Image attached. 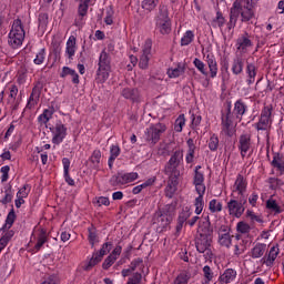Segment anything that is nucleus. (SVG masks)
Here are the masks:
<instances>
[{
  "label": "nucleus",
  "instance_id": "nucleus-1",
  "mask_svg": "<svg viewBox=\"0 0 284 284\" xmlns=\"http://www.w3.org/2000/svg\"><path fill=\"white\" fill-rule=\"evenodd\" d=\"M214 235V229L212 227V222H210V216L204 217L199 222L197 234L195 236V247L200 254H212V236Z\"/></svg>",
  "mask_w": 284,
  "mask_h": 284
},
{
  "label": "nucleus",
  "instance_id": "nucleus-2",
  "mask_svg": "<svg viewBox=\"0 0 284 284\" xmlns=\"http://www.w3.org/2000/svg\"><path fill=\"white\" fill-rule=\"evenodd\" d=\"M155 30L160 34H170L172 32V19H170V9L166 4H159L158 12L154 17Z\"/></svg>",
  "mask_w": 284,
  "mask_h": 284
},
{
  "label": "nucleus",
  "instance_id": "nucleus-3",
  "mask_svg": "<svg viewBox=\"0 0 284 284\" xmlns=\"http://www.w3.org/2000/svg\"><path fill=\"white\" fill-rule=\"evenodd\" d=\"M258 0H235L231 10L241 17L242 23H247L254 19V6Z\"/></svg>",
  "mask_w": 284,
  "mask_h": 284
},
{
  "label": "nucleus",
  "instance_id": "nucleus-4",
  "mask_svg": "<svg viewBox=\"0 0 284 284\" xmlns=\"http://www.w3.org/2000/svg\"><path fill=\"white\" fill-rule=\"evenodd\" d=\"M110 72H112V58L110 53L103 50L99 57L95 81H98V83H105V81L110 79Z\"/></svg>",
  "mask_w": 284,
  "mask_h": 284
},
{
  "label": "nucleus",
  "instance_id": "nucleus-5",
  "mask_svg": "<svg viewBox=\"0 0 284 284\" xmlns=\"http://www.w3.org/2000/svg\"><path fill=\"white\" fill-rule=\"evenodd\" d=\"M205 61L210 72H207V69H205V63L199 58H195L193 60V65L199 70V72H201V74H203V77L216 79V75L219 74V64L216 62V58L214 57V54H206Z\"/></svg>",
  "mask_w": 284,
  "mask_h": 284
},
{
  "label": "nucleus",
  "instance_id": "nucleus-6",
  "mask_svg": "<svg viewBox=\"0 0 284 284\" xmlns=\"http://www.w3.org/2000/svg\"><path fill=\"white\" fill-rule=\"evenodd\" d=\"M26 39V30H23V24L21 23V19H17L13 21L12 28L9 32V45L17 50L20 45H23V40Z\"/></svg>",
  "mask_w": 284,
  "mask_h": 284
},
{
  "label": "nucleus",
  "instance_id": "nucleus-7",
  "mask_svg": "<svg viewBox=\"0 0 284 284\" xmlns=\"http://www.w3.org/2000/svg\"><path fill=\"white\" fill-rule=\"evenodd\" d=\"M233 199L227 202L229 214L241 219L245 212V204L247 203V196H235L232 194Z\"/></svg>",
  "mask_w": 284,
  "mask_h": 284
},
{
  "label": "nucleus",
  "instance_id": "nucleus-8",
  "mask_svg": "<svg viewBox=\"0 0 284 284\" xmlns=\"http://www.w3.org/2000/svg\"><path fill=\"white\" fill-rule=\"evenodd\" d=\"M168 130V126L164 123H155L151 124L145 130V139L148 143H151V145H156L159 141H161V134H163Z\"/></svg>",
  "mask_w": 284,
  "mask_h": 284
},
{
  "label": "nucleus",
  "instance_id": "nucleus-9",
  "mask_svg": "<svg viewBox=\"0 0 284 284\" xmlns=\"http://www.w3.org/2000/svg\"><path fill=\"white\" fill-rule=\"evenodd\" d=\"M274 110V106L272 104L265 105L260 115V120L257 123L253 124L255 130L257 132H265L270 130V125H272V111Z\"/></svg>",
  "mask_w": 284,
  "mask_h": 284
},
{
  "label": "nucleus",
  "instance_id": "nucleus-10",
  "mask_svg": "<svg viewBox=\"0 0 284 284\" xmlns=\"http://www.w3.org/2000/svg\"><path fill=\"white\" fill-rule=\"evenodd\" d=\"M112 245H113L112 242H106L102 244V247L100 248V251L93 252L92 257L90 258L84 270L88 272L92 270V267H94L95 265H99V263L103 261V257L105 256V254H110L112 250Z\"/></svg>",
  "mask_w": 284,
  "mask_h": 284
},
{
  "label": "nucleus",
  "instance_id": "nucleus-11",
  "mask_svg": "<svg viewBox=\"0 0 284 284\" xmlns=\"http://www.w3.org/2000/svg\"><path fill=\"white\" fill-rule=\"evenodd\" d=\"M139 179V173L131 172V173H123L119 172L115 175H112L110 179V184L113 186L116 185H128V183H133V181H136Z\"/></svg>",
  "mask_w": 284,
  "mask_h": 284
},
{
  "label": "nucleus",
  "instance_id": "nucleus-12",
  "mask_svg": "<svg viewBox=\"0 0 284 284\" xmlns=\"http://www.w3.org/2000/svg\"><path fill=\"white\" fill-rule=\"evenodd\" d=\"M50 132H52V143L54 145H61L63 143L64 139L68 136V128L65 124L61 123V121H58L55 123V126L50 128Z\"/></svg>",
  "mask_w": 284,
  "mask_h": 284
},
{
  "label": "nucleus",
  "instance_id": "nucleus-13",
  "mask_svg": "<svg viewBox=\"0 0 284 284\" xmlns=\"http://www.w3.org/2000/svg\"><path fill=\"white\" fill-rule=\"evenodd\" d=\"M222 132L226 136H234V122L232 121V103L227 104L226 114H222Z\"/></svg>",
  "mask_w": 284,
  "mask_h": 284
},
{
  "label": "nucleus",
  "instance_id": "nucleus-14",
  "mask_svg": "<svg viewBox=\"0 0 284 284\" xmlns=\"http://www.w3.org/2000/svg\"><path fill=\"white\" fill-rule=\"evenodd\" d=\"M170 223H172V220L170 217L163 215V213H160L159 211L155 212L153 217V225H156V232L159 234L165 232V230L170 227Z\"/></svg>",
  "mask_w": 284,
  "mask_h": 284
},
{
  "label": "nucleus",
  "instance_id": "nucleus-15",
  "mask_svg": "<svg viewBox=\"0 0 284 284\" xmlns=\"http://www.w3.org/2000/svg\"><path fill=\"white\" fill-rule=\"evenodd\" d=\"M192 216V211L189 206L182 209V212L179 213L178 223L175 226V236H179L183 230L184 225H187V219Z\"/></svg>",
  "mask_w": 284,
  "mask_h": 284
},
{
  "label": "nucleus",
  "instance_id": "nucleus-16",
  "mask_svg": "<svg viewBox=\"0 0 284 284\" xmlns=\"http://www.w3.org/2000/svg\"><path fill=\"white\" fill-rule=\"evenodd\" d=\"M250 148H252V135L244 133L239 138L237 143V150H240L242 159H245V154L250 152Z\"/></svg>",
  "mask_w": 284,
  "mask_h": 284
},
{
  "label": "nucleus",
  "instance_id": "nucleus-17",
  "mask_svg": "<svg viewBox=\"0 0 284 284\" xmlns=\"http://www.w3.org/2000/svg\"><path fill=\"white\" fill-rule=\"evenodd\" d=\"M121 97L128 101H132L133 103H141V101H143L141 91H139L136 88H124L121 91Z\"/></svg>",
  "mask_w": 284,
  "mask_h": 284
},
{
  "label": "nucleus",
  "instance_id": "nucleus-18",
  "mask_svg": "<svg viewBox=\"0 0 284 284\" xmlns=\"http://www.w3.org/2000/svg\"><path fill=\"white\" fill-rule=\"evenodd\" d=\"M142 52L143 53L140 57L139 67L141 68V70H145L148 69V65L150 63V54L152 52V40L149 39L145 41Z\"/></svg>",
  "mask_w": 284,
  "mask_h": 284
},
{
  "label": "nucleus",
  "instance_id": "nucleus-19",
  "mask_svg": "<svg viewBox=\"0 0 284 284\" xmlns=\"http://www.w3.org/2000/svg\"><path fill=\"white\" fill-rule=\"evenodd\" d=\"M236 192L237 196H245V192H247V180L242 174L236 176L234 183L233 194H236Z\"/></svg>",
  "mask_w": 284,
  "mask_h": 284
},
{
  "label": "nucleus",
  "instance_id": "nucleus-20",
  "mask_svg": "<svg viewBox=\"0 0 284 284\" xmlns=\"http://www.w3.org/2000/svg\"><path fill=\"white\" fill-rule=\"evenodd\" d=\"M43 90V83L37 82L36 85L32 89V92L30 94L27 108H33V105H37V102L41 98V91Z\"/></svg>",
  "mask_w": 284,
  "mask_h": 284
},
{
  "label": "nucleus",
  "instance_id": "nucleus-21",
  "mask_svg": "<svg viewBox=\"0 0 284 284\" xmlns=\"http://www.w3.org/2000/svg\"><path fill=\"white\" fill-rule=\"evenodd\" d=\"M193 185L196 192H205V174L203 172L195 171L193 175Z\"/></svg>",
  "mask_w": 284,
  "mask_h": 284
},
{
  "label": "nucleus",
  "instance_id": "nucleus-22",
  "mask_svg": "<svg viewBox=\"0 0 284 284\" xmlns=\"http://www.w3.org/2000/svg\"><path fill=\"white\" fill-rule=\"evenodd\" d=\"M219 243L222 247H230L232 245V235L225 226H221L219 233Z\"/></svg>",
  "mask_w": 284,
  "mask_h": 284
},
{
  "label": "nucleus",
  "instance_id": "nucleus-23",
  "mask_svg": "<svg viewBox=\"0 0 284 284\" xmlns=\"http://www.w3.org/2000/svg\"><path fill=\"white\" fill-rule=\"evenodd\" d=\"M236 270L234 268H226L223 274L220 275L219 277V283L221 284H230L234 283L236 281Z\"/></svg>",
  "mask_w": 284,
  "mask_h": 284
},
{
  "label": "nucleus",
  "instance_id": "nucleus-24",
  "mask_svg": "<svg viewBox=\"0 0 284 284\" xmlns=\"http://www.w3.org/2000/svg\"><path fill=\"white\" fill-rule=\"evenodd\" d=\"M243 68H245V58L236 55L232 62V73L239 77V74H243Z\"/></svg>",
  "mask_w": 284,
  "mask_h": 284
},
{
  "label": "nucleus",
  "instance_id": "nucleus-25",
  "mask_svg": "<svg viewBox=\"0 0 284 284\" xmlns=\"http://www.w3.org/2000/svg\"><path fill=\"white\" fill-rule=\"evenodd\" d=\"M245 112H247V104L243 99L237 100L234 103L233 114H235V118L239 119V121H243Z\"/></svg>",
  "mask_w": 284,
  "mask_h": 284
},
{
  "label": "nucleus",
  "instance_id": "nucleus-26",
  "mask_svg": "<svg viewBox=\"0 0 284 284\" xmlns=\"http://www.w3.org/2000/svg\"><path fill=\"white\" fill-rule=\"evenodd\" d=\"M236 45L240 52H246L247 48H252V40H250V33L245 32L240 38H237Z\"/></svg>",
  "mask_w": 284,
  "mask_h": 284
},
{
  "label": "nucleus",
  "instance_id": "nucleus-27",
  "mask_svg": "<svg viewBox=\"0 0 284 284\" xmlns=\"http://www.w3.org/2000/svg\"><path fill=\"white\" fill-rule=\"evenodd\" d=\"M74 54H77V37L71 36L67 41L65 55L72 61Z\"/></svg>",
  "mask_w": 284,
  "mask_h": 284
},
{
  "label": "nucleus",
  "instance_id": "nucleus-28",
  "mask_svg": "<svg viewBox=\"0 0 284 284\" xmlns=\"http://www.w3.org/2000/svg\"><path fill=\"white\" fill-rule=\"evenodd\" d=\"M185 62H179L175 68H170L168 70V75L170 79H179V77H183L185 74Z\"/></svg>",
  "mask_w": 284,
  "mask_h": 284
},
{
  "label": "nucleus",
  "instance_id": "nucleus-29",
  "mask_svg": "<svg viewBox=\"0 0 284 284\" xmlns=\"http://www.w3.org/2000/svg\"><path fill=\"white\" fill-rule=\"evenodd\" d=\"M65 77H71L72 83L74 85H79L80 83L79 73H77L74 69H71L70 67H63L60 73V79H65Z\"/></svg>",
  "mask_w": 284,
  "mask_h": 284
},
{
  "label": "nucleus",
  "instance_id": "nucleus-30",
  "mask_svg": "<svg viewBox=\"0 0 284 284\" xmlns=\"http://www.w3.org/2000/svg\"><path fill=\"white\" fill-rule=\"evenodd\" d=\"M121 156V148L119 145L112 144L110 148V156L108 160V166L110 170L114 168V161Z\"/></svg>",
  "mask_w": 284,
  "mask_h": 284
},
{
  "label": "nucleus",
  "instance_id": "nucleus-31",
  "mask_svg": "<svg viewBox=\"0 0 284 284\" xmlns=\"http://www.w3.org/2000/svg\"><path fill=\"white\" fill-rule=\"evenodd\" d=\"M158 212H160L162 215H164L168 219H171V221H173L174 214H176V202H172L171 204L164 205Z\"/></svg>",
  "mask_w": 284,
  "mask_h": 284
},
{
  "label": "nucleus",
  "instance_id": "nucleus-32",
  "mask_svg": "<svg viewBox=\"0 0 284 284\" xmlns=\"http://www.w3.org/2000/svg\"><path fill=\"white\" fill-rule=\"evenodd\" d=\"M186 145H187V152H186V156H185V161L186 163H194V154L196 152V144H194V139L190 138L186 141Z\"/></svg>",
  "mask_w": 284,
  "mask_h": 284
},
{
  "label": "nucleus",
  "instance_id": "nucleus-33",
  "mask_svg": "<svg viewBox=\"0 0 284 284\" xmlns=\"http://www.w3.org/2000/svg\"><path fill=\"white\" fill-rule=\"evenodd\" d=\"M53 114H54L53 106L49 109H44L43 112L38 116V123H40V125H48V122L50 121V119H52Z\"/></svg>",
  "mask_w": 284,
  "mask_h": 284
},
{
  "label": "nucleus",
  "instance_id": "nucleus-34",
  "mask_svg": "<svg viewBox=\"0 0 284 284\" xmlns=\"http://www.w3.org/2000/svg\"><path fill=\"white\" fill-rule=\"evenodd\" d=\"M45 243H48V231L45 229H40L38 240L34 245L36 252H39L43 247V245H45Z\"/></svg>",
  "mask_w": 284,
  "mask_h": 284
},
{
  "label": "nucleus",
  "instance_id": "nucleus-35",
  "mask_svg": "<svg viewBox=\"0 0 284 284\" xmlns=\"http://www.w3.org/2000/svg\"><path fill=\"white\" fill-rule=\"evenodd\" d=\"M246 83L247 85H252L256 81V65L254 63H246Z\"/></svg>",
  "mask_w": 284,
  "mask_h": 284
},
{
  "label": "nucleus",
  "instance_id": "nucleus-36",
  "mask_svg": "<svg viewBox=\"0 0 284 284\" xmlns=\"http://www.w3.org/2000/svg\"><path fill=\"white\" fill-rule=\"evenodd\" d=\"M271 165H272V168H276V170L280 171V176H283V174H284V163H283V158H281V154L274 153Z\"/></svg>",
  "mask_w": 284,
  "mask_h": 284
},
{
  "label": "nucleus",
  "instance_id": "nucleus-37",
  "mask_svg": "<svg viewBox=\"0 0 284 284\" xmlns=\"http://www.w3.org/2000/svg\"><path fill=\"white\" fill-rule=\"evenodd\" d=\"M89 161L92 164L93 170H99V168H101V150H94Z\"/></svg>",
  "mask_w": 284,
  "mask_h": 284
},
{
  "label": "nucleus",
  "instance_id": "nucleus-38",
  "mask_svg": "<svg viewBox=\"0 0 284 284\" xmlns=\"http://www.w3.org/2000/svg\"><path fill=\"white\" fill-rule=\"evenodd\" d=\"M267 245L263 244V243H257L251 251V256L252 258H261V256H263V254H265V250H266Z\"/></svg>",
  "mask_w": 284,
  "mask_h": 284
},
{
  "label": "nucleus",
  "instance_id": "nucleus-39",
  "mask_svg": "<svg viewBox=\"0 0 284 284\" xmlns=\"http://www.w3.org/2000/svg\"><path fill=\"white\" fill-rule=\"evenodd\" d=\"M199 194L197 197H195L194 206H195V214H201L203 212V207H205V202L203 201V196H205V192H196Z\"/></svg>",
  "mask_w": 284,
  "mask_h": 284
},
{
  "label": "nucleus",
  "instance_id": "nucleus-40",
  "mask_svg": "<svg viewBox=\"0 0 284 284\" xmlns=\"http://www.w3.org/2000/svg\"><path fill=\"white\" fill-rule=\"evenodd\" d=\"M164 174L166 176H181V171L178 165L166 163L164 166Z\"/></svg>",
  "mask_w": 284,
  "mask_h": 284
},
{
  "label": "nucleus",
  "instance_id": "nucleus-41",
  "mask_svg": "<svg viewBox=\"0 0 284 284\" xmlns=\"http://www.w3.org/2000/svg\"><path fill=\"white\" fill-rule=\"evenodd\" d=\"M181 161H183V150H176L166 162L171 165H181Z\"/></svg>",
  "mask_w": 284,
  "mask_h": 284
},
{
  "label": "nucleus",
  "instance_id": "nucleus-42",
  "mask_svg": "<svg viewBox=\"0 0 284 284\" xmlns=\"http://www.w3.org/2000/svg\"><path fill=\"white\" fill-rule=\"evenodd\" d=\"M88 232H89L88 241L91 247H94L95 243H99V234L97 233V227L90 226L88 229Z\"/></svg>",
  "mask_w": 284,
  "mask_h": 284
},
{
  "label": "nucleus",
  "instance_id": "nucleus-43",
  "mask_svg": "<svg viewBox=\"0 0 284 284\" xmlns=\"http://www.w3.org/2000/svg\"><path fill=\"white\" fill-rule=\"evenodd\" d=\"M156 6H159V0H143L141 8L146 12H152L156 9Z\"/></svg>",
  "mask_w": 284,
  "mask_h": 284
},
{
  "label": "nucleus",
  "instance_id": "nucleus-44",
  "mask_svg": "<svg viewBox=\"0 0 284 284\" xmlns=\"http://www.w3.org/2000/svg\"><path fill=\"white\" fill-rule=\"evenodd\" d=\"M12 185H7L4 189V197L0 201L2 205H8V203H12Z\"/></svg>",
  "mask_w": 284,
  "mask_h": 284
},
{
  "label": "nucleus",
  "instance_id": "nucleus-45",
  "mask_svg": "<svg viewBox=\"0 0 284 284\" xmlns=\"http://www.w3.org/2000/svg\"><path fill=\"white\" fill-rule=\"evenodd\" d=\"M49 16L48 13H39L38 22H39V30H42V32H45L48 30V21Z\"/></svg>",
  "mask_w": 284,
  "mask_h": 284
},
{
  "label": "nucleus",
  "instance_id": "nucleus-46",
  "mask_svg": "<svg viewBox=\"0 0 284 284\" xmlns=\"http://www.w3.org/2000/svg\"><path fill=\"white\" fill-rule=\"evenodd\" d=\"M191 276L192 275L189 272L184 271L178 275L173 284H187L190 282Z\"/></svg>",
  "mask_w": 284,
  "mask_h": 284
},
{
  "label": "nucleus",
  "instance_id": "nucleus-47",
  "mask_svg": "<svg viewBox=\"0 0 284 284\" xmlns=\"http://www.w3.org/2000/svg\"><path fill=\"white\" fill-rule=\"evenodd\" d=\"M239 17H241L240 13H236V11L230 10V21L227 22V30H233V28H236V21H239Z\"/></svg>",
  "mask_w": 284,
  "mask_h": 284
},
{
  "label": "nucleus",
  "instance_id": "nucleus-48",
  "mask_svg": "<svg viewBox=\"0 0 284 284\" xmlns=\"http://www.w3.org/2000/svg\"><path fill=\"white\" fill-rule=\"evenodd\" d=\"M266 207L267 210H271V212H274L275 214H281V212H283L278 203H276V200H272V199L267 200Z\"/></svg>",
  "mask_w": 284,
  "mask_h": 284
},
{
  "label": "nucleus",
  "instance_id": "nucleus-49",
  "mask_svg": "<svg viewBox=\"0 0 284 284\" xmlns=\"http://www.w3.org/2000/svg\"><path fill=\"white\" fill-rule=\"evenodd\" d=\"M192 41H194V31L187 30L181 39V45L182 47L190 45Z\"/></svg>",
  "mask_w": 284,
  "mask_h": 284
},
{
  "label": "nucleus",
  "instance_id": "nucleus-50",
  "mask_svg": "<svg viewBox=\"0 0 284 284\" xmlns=\"http://www.w3.org/2000/svg\"><path fill=\"white\" fill-rule=\"evenodd\" d=\"M212 26L213 28H223L225 26V17L221 11L216 12V18L213 20Z\"/></svg>",
  "mask_w": 284,
  "mask_h": 284
},
{
  "label": "nucleus",
  "instance_id": "nucleus-51",
  "mask_svg": "<svg viewBox=\"0 0 284 284\" xmlns=\"http://www.w3.org/2000/svg\"><path fill=\"white\" fill-rule=\"evenodd\" d=\"M276 256H278V245L271 247L266 263L273 265L274 261H276Z\"/></svg>",
  "mask_w": 284,
  "mask_h": 284
},
{
  "label": "nucleus",
  "instance_id": "nucleus-52",
  "mask_svg": "<svg viewBox=\"0 0 284 284\" xmlns=\"http://www.w3.org/2000/svg\"><path fill=\"white\" fill-rule=\"evenodd\" d=\"M203 276L205 278V282L203 284H210V282L214 278V272L209 265H205L203 267Z\"/></svg>",
  "mask_w": 284,
  "mask_h": 284
},
{
  "label": "nucleus",
  "instance_id": "nucleus-53",
  "mask_svg": "<svg viewBox=\"0 0 284 284\" xmlns=\"http://www.w3.org/2000/svg\"><path fill=\"white\" fill-rule=\"evenodd\" d=\"M209 210L210 212H212V214L221 212L223 210V204L221 202H217L215 199L211 200L209 203Z\"/></svg>",
  "mask_w": 284,
  "mask_h": 284
},
{
  "label": "nucleus",
  "instance_id": "nucleus-54",
  "mask_svg": "<svg viewBox=\"0 0 284 284\" xmlns=\"http://www.w3.org/2000/svg\"><path fill=\"white\" fill-rule=\"evenodd\" d=\"M184 125H185V114H180L175 120V124H174L175 132H183Z\"/></svg>",
  "mask_w": 284,
  "mask_h": 284
},
{
  "label": "nucleus",
  "instance_id": "nucleus-55",
  "mask_svg": "<svg viewBox=\"0 0 284 284\" xmlns=\"http://www.w3.org/2000/svg\"><path fill=\"white\" fill-rule=\"evenodd\" d=\"M268 184L271 190H278V187H283L284 182L278 178H270Z\"/></svg>",
  "mask_w": 284,
  "mask_h": 284
},
{
  "label": "nucleus",
  "instance_id": "nucleus-56",
  "mask_svg": "<svg viewBox=\"0 0 284 284\" xmlns=\"http://www.w3.org/2000/svg\"><path fill=\"white\" fill-rule=\"evenodd\" d=\"M209 149L211 152H216L219 150V136L216 134L211 135L209 140Z\"/></svg>",
  "mask_w": 284,
  "mask_h": 284
},
{
  "label": "nucleus",
  "instance_id": "nucleus-57",
  "mask_svg": "<svg viewBox=\"0 0 284 284\" xmlns=\"http://www.w3.org/2000/svg\"><path fill=\"white\" fill-rule=\"evenodd\" d=\"M43 61H45V49H41V50L37 53L36 58H34V60H33V63H34L36 65H42Z\"/></svg>",
  "mask_w": 284,
  "mask_h": 284
},
{
  "label": "nucleus",
  "instance_id": "nucleus-58",
  "mask_svg": "<svg viewBox=\"0 0 284 284\" xmlns=\"http://www.w3.org/2000/svg\"><path fill=\"white\" fill-rule=\"evenodd\" d=\"M246 219H251V223H264L263 217L261 215H255L253 211H246Z\"/></svg>",
  "mask_w": 284,
  "mask_h": 284
},
{
  "label": "nucleus",
  "instance_id": "nucleus-59",
  "mask_svg": "<svg viewBox=\"0 0 284 284\" xmlns=\"http://www.w3.org/2000/svg\"><path fill=\"white\" fill-rule=\"evenodd\" d=\"M116 262V256L114 255H109L104 262L102 263V268L103 270H110L111 265H114V263Z\"/></svg>",
  "mask_w": 284,
  "mask_h": 284
},
{
  "label": "nucleus",
  "instance_id": "nucleus-60",
  "mask_svg": "<svg viewBox=\"0 0 284 284\" xmlns=\"http://www.w3.org/2000/svg\"><path fill=\"white\" fill-rule=\"evenodd\" d=\"M250 230H252L250 224H247L245 222L237 223V232H240V234H250Z\"/></svg>",
  "mask_w": 284,
  "mask_h": 284
},
{
  "label": "nucleus",
  "instance_id": "nucleus-61",
  "mask_svg": "<svg viewBox=\"0 0 284 284\" xmlns=\"http://www.w3.org/2000/svg\"><path fill=\"white\" fill-rule=\"evenodd\" d=\"M178 186H174V184H170L168 182V185L165 187V196L168 199H173L174 194H176Z\"/></svg>",
  "mask_w": 284,
  "mask_h": 284
},
{
  "label": "nucleus",
  "instance_id": "nucleus-62",
  "mask_svg": "<svg viewBox=\"0 0 284 284\" xmlns=\"http://www.w3.org/2000/svg\"><path fill=\"white\" fill-rule=\"evenodd\" d=\"M16 221H17V213H14V209L12 207L7 215L6 223L7 225L12 227Z\"/></svg>",
  "mask_w": 284,
  "mask_h": 284
},
{
  "label": "nucleus",
  "instance_id": "nucleus-63",
  "mask_svg": "<svg viewBox=\"0 0 284 284\" xmlns=\"http://www.w3.org/2000/svg\"><path fill=\"white\" fill-rule=\"evenodd\" d=\"M81 3L79 4L78 8V13L80 17H85V14H88V3L85 2V0L80 1Z\"/></svg>",
  "mask_w": 284,
  "mask_h": 284
},
{
  "label": "nucleus",
  "instance_id": "nucleus-64",
  "mask_svg": "<svg viewBox=\"0 0 284 284\" xmlns=\"http://www.w3.org/2000/svg\"><path fill=\"white\" fill-rule=\"evenodd\" d=\"M0 172H1V174H2V176H1V182L2 183H6V181H8V179H9V174H10V165H4V166H2L1 169H0Z\"/></svg>",
  "mask_w": 284,
  "mask_h": 284
}]
</instances>
